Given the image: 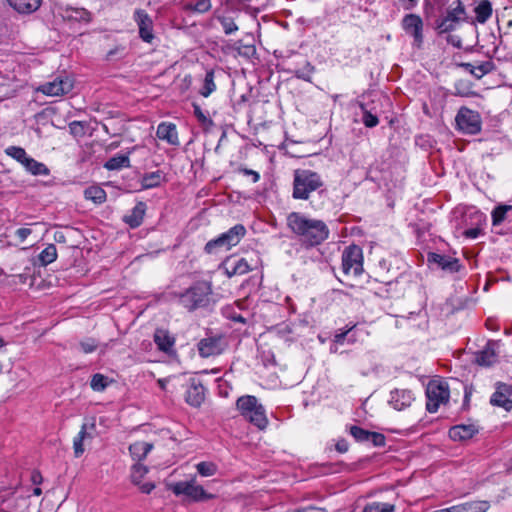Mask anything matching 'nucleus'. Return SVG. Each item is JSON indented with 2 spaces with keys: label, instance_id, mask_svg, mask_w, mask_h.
Wrapping results in <instances>:
<instances>
[{
  "label": "nucleus",
  "instance_id": "36",
  "mask_svg": "<svg viewBox=\"0 0 512 512\" xmlns=\"http://www.w3.org/2000/svg\"><path fill=\"white\" fill-rule=\"evenodd\" d=\"M496 361L495 351L490 347H486L476 356V362L481 366H490Z\"/></svg>",
  "mask_w": 512,
  "mask_h": 512
},
{
  "label": "nucleus",
  "instance_id": "62",
  "mask_svg": "<svg viewBox=\"0 0 512 512\" xmlns=\"http://www.w3.org/2000/svg\"><path fill=\"white\" fill-rule=\"evenodd\" d=\"M244 174L246 175H252L253 176V182H257L260 178V175L258 172L250 170V169H243Z\"/></svg>",
  "mask_w": 512,
  "mask_h": 512
},
{
  "label": "nucleus",
  "instance_id": "59",
  "mask_svg": "<svg viewBox=\"0 0 512 512\" xmlns=\"http://www.w3.org/2000/svg\"><path fill=\"white\" fill-rule=\"evenodd\" d=\"M447 42L457 48H460L462 45V41H461L460 37L455 36V35H449L447 37Z\"/></svg>",
  "mask_w": 512,
  "mask_h": 512
},
{
  "label": "nucleus",
  "instance_id": "26",
  "mask_svg": "<svg viewBox=\"0 0 512 512\" xmlns=\"http://www.w3.org/2000/svg\"><path fill=\"white\" fill-rule=\"evenodd\" d=\"M62 17L70 22H84L90 21V13L84 8H67L64 10Z\"/></svg>",
  "mask_w": 512,
  "mask_h": 512
},
{
  "label": "nucleus",
  "instance_id": "35",
  "mask_svg": "<svg viewBox=\"0 0 512 512\" xmlns=\"http://www.w3.org/2000/svg\"><path fill=\"white\" fill-rule=\"evenodd\" d=\"M23 166L33 175H47L49 173V170L43 163L38 162L31 157L23 163Z\"/></svg>",
  "mask_w": 512,
  "mask_h": 512
},
{
  "label": "nucleus",
  "instance_id": "32",
  "mask_svg": "<svg viewBox=\"0 0 512 512\" xmlns=\"http://www.w3.org/2000/svg\"><path fill=\"white\" fill-rule=\"evenodd\" d=\"M164 179L165 176L161 170L146 173L141 179V186L143 189L158 187Z\"/></svg>",
  "mask_w": 512,
  "mask_h": 512
},
{
  "label": "nucleus",
  "instance_id": "14",
  "mask_svg": "<svg viewBox=\"0 0 512 512\" xmlns=\"http://www.w3.org/2000/svg\"><path fill=\"white\" fill-rule=\"evenodd\" d=\"M415 400L414 393L409 389H395L390 393L389 403L398 411L404 410L411 406Z\"/></svg>",
  "mask_w": 512,
  "mask_h": 512
},
{
  "label": "nucleus",
  "instance_id": "13",
  "mask_svg": "<svg viewBox=\"0 0 512 512\" xmlns=\"http://www.w3.org/2000/svg\"><path fill=\"white\" fill-rule=\"evenodd\" d=\"M134 21L139 28L140 38L147 43H151L154 39L153 21L149 14L143 9H137L133 15Z\"/></svg>",
  "mask_w": 512,
  "mask_h": 512
},
{
  "label": "nucleus",
  "instance_id": "51",
  "mask_svg": "<svg viewBox=\"0 0 512 512\" xmlns=\"http://www.w3.org/2000/svg\"><path fill=\"white\" fill-rule=\"evenodd\" d=\"M80 348L84 353H92L97 348V343L94 339L88 338L80 342Z\"/></svg>",
  "mask_w": 512,
  "mask_h": 512
},
{
  "label": "nucleus",
  "instance_id": "28",
  "mask_svg": "<svg viewBox=\"0 0 512 512\" xmlns=\"http://www.w3.org/2000/svg\"><path fill=\"white\" fill-rule=\"evenodd\" d=\"M91 439V436L87 433L86 425L81 427V430L73 439V451L74 456L79 458L85 452V443Z\"/></svg>",
  "mask_w": 512,
  "mask_h": 512
},
{
  "label": "nucleus",
  "instance_id": "37",
  "mask_svg": "<svg viewBox=\"0 0 512 512\" xmlns=\"http://www.w3.org/2000/svg\"><path fill=\"white\" fill-rule=\"evenodd\" d=\"M215 90H216V84H215V81H214V71L213 70H209V71H207V73L205 75V78H204V81H203V86L200 89V94L203 97H208Z\"/></svg>",
  "mask_w": 512,
  "mask_h": 512
},
{
  "label": "nucleus",
  "instance_id": "45",
  "mask_svg": "<svg viewBox=\"0 0 512 512\" xmlns=\"http://www.w3.org/2000/svg\"><path fill=\"white\" fill-rule=\"evenodd\" d=\"M510 210H512V206H509V205L497 206L492 211V224L494 226L501 224L503 222V220L505 219L506 213Z\"/></svg>",
  "mask_w": 512,
  "mask_h": 512
},
{
  "label": "nucleus",
  "instance_id": "58",
  "mask_svg": "<svg viewBox=\"0 0 512 512\" xmlns=\"http://www.w3.org/2000/svg\"><path fill=\"white\" fill-rule=\"evenodd\" d=\"M418 1L419 0H399L405 10H412L415 8L418 4Z\"/></svg>",
  "mask_w": 512,
  "mask_h": 512
},
{
  "label": "nucleus",
  "instance_id": "10",
  "mask_svg": "<svg viewBox=\"0 0 512 512\" xmlns=\"http://www.w3.org/2000/svg\"><path fill=\"white\" fill-rule=\"evenodd\" d=\"M402 29L413 38V46L420 49L424 43L422 18L417 14H407L401 21Z\"/></svg>",
  "mask_w": 512,
  "mask_h": 512
},
{
  "label": "nucleus",
  "instance_id": "20",
  "mask_svg": "<svg viewBox=\"0 0 512 512\" xmlns=\"http://www.w3.org/2000/svg\"><path fill=\"white\" fill-rule=\"evenodd\" d=\"M460 66L477 79H480L486 74L495 70V64L491 60L479 62L476 64L461 63Z\"/></svg>",
  "mask_w": 512,
  "mask_h": 512
},
{
  "label": "nucleus",
  "instance_id": "60",
  "mask_svg": "<svg viewBox=\"0 0 512 512\" xmlns=\"http://www.w3.org/2000/svg\"><path fill=\"white\" fill-rule=\"evenodd\" d=\"M352 328L344 331V332H341V333H337L334 337V342L337 343V344H343V341L345 339V336L351 331Z\"/></svg>",
  "mask_w": 512,
  "mask_h": 512
},
{
  "label": "nucleus",
  "instance_id": "63",
  "mask_svg": "<svg viewBox=\"0 0 512 512\" xmlns=\"http://www.w3.org/2000/svg\"><path fill=\"white\" fill-rule=\"evenodd\" d=\"M54 239L58 243H65L66 242V237H65L64 233L61 232V231H57L54 234Z\"/></svg>",
  "mask_w": 512,
  "mask_h": 512
},
{
  "label": "nucleus",
  "instance_id": "55",
  "mask_svg": "<svg viewBox=\"0 0 512 512\" xmlns=\"http://www.w3.org/2000/svg\"><path fill=\"white\" fill-rule=\"evenodd\" d=\"M482 232V229L480 227H474L466 229L463 234L466 238L475 239L477 238Z\"/></svg>",
  "mask_w": 512,
  "mask_h": 512
},
{
  "label": "nucleus",
  "instance_id": "11",
  "mask_svg": "<svg viewBox=\"0 0 512 512\" xmlns=\"http://www.w3.org/2000/svg\"><path fill=\"white\" fill-rule=\"evenodd\" d=\"M73 87L74 82L70 77H56L53 81L41 85L39 91L48 96H62L69 93Z\"/></svg>",
  "mask_w": 512,
  "mask_h": 512
},
{
  "label": "nucleus",
  "instance_id": "17",
  "mask_svg": "<svg viewBox=\"0 0 512 512\" xmlns=\"http://www.w3.org/2000/svg\"><path fill=\"white\" fill-rule=\"evenodd\" d=\"M148 468L142 464H135L132 467L131 479L132 482L139 487L141 492L149 494L155 485L152 482H143L144 476L147 474Z\"/></svg>",
  "mask_w": 512,
  "mask_h": 512
},
{
  "label": "nucleus",
  "instance_id": "3",
  "mask_svg": "<svg viewBox=\"0 0 512 512\" xmlns=\"http://www.w3.org/2000/svg\"><path fill=\"white\" fill-rule=\"evenodd\" d=\"M246 234V228L242 224H236L227 232L222 233L215 239L205 244L204 251L207 254H217L221 251H228L239 244Z\"/></svg>",
  "mask_w": 512,
  "mask_h": 512
},
{
  "label": "nucleus",
  "instance_id": "2",
  "mask_svg": "<svg viewBox=\"0 0 512 512\" xmlns=\"http://www.w3.org/2000/svg\"><path fill=\"white\" fill-rule=\"evenodd\" d=\"M324 180L320 174L310 169H296L293 172L292 197L296 200H309L313 192L323 191Z\"/></svg>",
  "mask_w": 512,
  "mask_h": 512
},
{
  "label": "nucleus",
  "instance_id": "40",
  "mask_svg": "<svg viewBox=\"0 0 512 512\" xmlns=\"http://www.w3.org/2000/svg\"><path fill=\"white\" fill-rule=\"evenodd\" d=\"M359 107L362 111V122L368 128H373L378 125L379 119L377 115L373 114L368 110L364 103H359Z\"/></svg>",
  "mask_w": 512,
  "mask_h": 512
},
{
  "label": "nucleus",
  "instance_id": "24",
  "mask_svg": "<svg viewBox=\"0 0 512 512\" xmlns=\"http://www.w3.org/2000/svg\"><path fill=\"white\" fill-rule=\"evenodd\" d=\"M489 507L490 505L487 501H474L442 509L439 512H486Z\"/></svg>",
  "mask_w": 512,
  "mask_h": 512
},
{
  "label": "nucleus",
  "instance_id": "9",
  "mask_svg": "<svg viewBox=\"0 0 512 512\" xmlns=\"http://www.w3.org/2000/svg\"><path fill=\"white\" fill-rule=\"evenodd\" d=\"M458 128L466 134L475 135L481 131V117L478 112L466 107L460 108L456 115Z\"/></svg>",
  "mask_w": 512,
  "mask_h": 512
},
{
  "label": "nucleus",
  "instance_id": "54",
  "mask_svg": "<svg viewBox=\"0 0 512 512\" xmlns=\"http://www.w3.org/2000/svg\"><path fill=\"white\" fill-rule=\"evenodd\" d=\"M0 284L5 285H17L16 277L15 276H7L4 274L2 270H0Z\"/></svg>",
  "mask_w": 512,
  "mask_h": 512
},
{
  "label": "nucleus",
  "instance_id": "49",
  "mask_svg": "<svg viewBox=\"0 0 512 512\" xmlns=\"http://www.w3.org/2000/svg\"><path fill=\"white\" fill-rule=\"evenodd\" d=\"M238 54L246 58H250L255 55L256 48L254 45H244L241 42L237 43L236 47Z\"/></svg>",
  "mask_w": 512,
  "mask_h": 512
},
{
  "label": "nucleus",
  "instance_id": "53",
  "mask_svg": "<svg viewBox=\"0 0 512 512\" xmlns=\"http://www.w3.org/2000/svg\"><path fill=\"white\" fill-rule=\"evenodd\" d=\"M193 108H194V114L195 116L197 117V119L205 124L207 122H210L211 123V120H209L203 113V111L201 110L200 106L197 105V104H193Z\"/></svg>",
  "mask_w": 512,
  "mask_h": 512
},
{
  "label": "nucleus",
  "instance_id": "19",
  "mask_svg": "<svg viewBox=\"0 0 512 512\" xmlns=\"http://www.w3.org/2000/svg\"><path fill=\"white\" fill-rule=\"evenodd\" d=\"M156 135L160 140H164L171 145H178V133L175 124L160 123L157 127Z\"/></svg>",
  "mask_w": 512,
  "mask_h": 512
},
{
  "label": "nucleus",
  "instance_id": "15",
  "mask_svg": "<svg viewBox=\"0 0 512 512\" xmlns=\"http://www.w3.org/2000/svg\"><path fill=\"white\" fill-rule=\"evenodd\" d=\"M490 402L492 405L502 407L506 411L512 410V386L499 384L491 396Z\"/></svg>",
  "mask_w": 512,
  "mask_h": 512
},
{
  "label": "nucleus",
  "instance_id": "4",
  "mask_svg": "<svg viewBox=\"0 0 512 512\" xmlns=\"http://www.w3.org/2000/svg\"><path fill=\"white\" fill-rule=\"evenodd\" d=\"M237 408L241 415L254 424L259 429L263 430L268 425L264 407L258 402L254 396H242L237 400Z\"/></svg>",
  "mask_w": 512,
  "mask_h": 512
},
{
  "label": "nucleus",
  "instance_id": "56",
  "mask_svg": "<svg viewBox=\"0 0 512 512\" xmlns=\"http://www.w3.org/2000/svg\"><path fill=\"white\" fill-rule=\"evenodd\" d=\"M369 442H372L375 446H382L385 443V438L380 433L372 432Z\"/></svg>",
  "mask_w": 512,
  "mask_h": 512
},
{
  "label": "nucleus",
  "instance_id": "12",
  "mask_svg": "<svg viewBox=\"0 0 512 512\" xmlns=\"http://www.w3.org/2000/svg\"><path fill=\"white\" fill-rule=\"evenodd\" d=\"M427 261L431 266L439 268L447 273L458 272L461 268L457 258L439 253H428Z\"/></svg>",
  "mask_w": 512,
  "mask_h": 512
},
{
  "label": "nucleus",
  "instance_id": "27",
  "mask_svg": "<svg viewBox=\"0 0 512 512\" xmlns=\"http://www.w3.org/2000/svg\"><path fill=\"white\" fill-rule=\"evenodd\" d=\"M152 448L153 445L149 442L136 441L129 446V451L135 461H142Z\"/></svg>",
  "mask_w": 512,
  "mask_h": 512
},
{
  "label": "nucleus",
  "instance_id": "6",
  "mask_svg": "<svg viewBox=\"0 0 512 512\" xmlns=\"http://www.w3.org/2000/svg\"><path fill=\"white\" fill-rule=\"evenodd\" d=\"M426 407L430 413H435L441 405L448 402L450 391L445 380L437 378L429 381L426 388Z\"/></svg>",
  "mask_w": 512,
  "mask_h": 512
},
{
  "label": "nucleus",
  "instance_id": "47",
  "mask_svg": "<svg viewBox=\"0 0 512 512\" xmlns=\"http://www.w3.org/2000/svg\"><path fill=\"white\" fill-rule=\"evenodd\" d=\"M314 66L310 62L306 61L302 68L295 70V76L304 81H311V76L314 72Z\"/></svg>",
  "mask_w": 512,
  "mask_h": 512
},
{
  "label": "nucleus",
  "instance_id": "5",
  "mask_svg": "<svg viewBox=\"0 0 512 512\" xmlns=\"http://www.w3.org/2000/svg\"><path fill=\"white\" fill-rule=\"evenodd\" d=\"M466 19L465 6L461 0H455L448 6L446 14L436 21V29L440 34L448 33L454 31Z\"/></svg>",
  "mask_w": 512,
  "mask_h": 512
},
{
  "label": "nucleus",
  "instance_id": "34",
  "mask_svg": "<svg viewBox=\"0 0 512 512\" xmlns=\"http://www.w3.org/2000/svg\"><path fill=\"white\" fill-rule=\"evenodd\" d=\"M130 166V159L127 155H116L110 158L104 165L108 170H119Z\"/></svg>",
  "mask_w": 512,
  "mask_h": 512
},
{
  "label": "nucleus",
  "instance_id": "16",
  "mask_svg": "<svg viewBox=\"0 0 512 512\" xmlns=\"http://www.w3.org/2000/svg\"><path fill=\"white\" fill-rule=\"evenodd\" d=\"M179 300L184 307L193 310L204 305L205 295L203 290H185L179 295Z\"/></svg>",
  "mask_w": 512,
  "mask_h": 512
},
{
  "label": "nucleus",
  "instance_id": "52",
  "mask_svg": "<svg viewBox=\"0 0 512 512\" xmlns=\"http://www.w3.org/2000/svg\"><path fill=\"white\" fill-rule=\"evenodd\" d=\"M28 506H29V503H28L27 498L22 497V498H18L16 500V505L13 510L6 511L4 509H0V512H25L26 509L28 508Z\"/></svg>",
  "mask_w": 512,
  "mask_h": 512
},
{
  "label": "nucleus",
  "instance_id": "25",
  "mask_svg": "<svg viewBox=\"0 0 512 512\" xmlns=\"http://www.w3.org/2000/svg\"><path fill=\"white\" fill-rule=\"evenodd\" d=\"M145 212L146 204L144 202H138L131 212L124 216V222L131 228H137L142 224Z\"/></svg>",
  "mask_w": 512,
  "mask_h": 512
},
{
  "label": "nucleus",
  "instance_id": "42",
  "mask_svg": "<svg viewBox=\"0 0 512 512\" xmlns=\"http://www.w3.org/2000/svg\"><path fill=\"white\" fill-rule=\"evenodd\" d=\"M5 153H6V155L12 157L13 159L18 161L22 165L29 158V156L27 155L25 149L22 148V147H18V146H9V147H7L5 149Z\"/></svg>",
  "mask_w": 512,
  "mask_h": 512
},
{
  "label": "nucleus",
  "instance_id": "21",
  "mask_svg": "<svg viewBox=\"0 0 512 512\" xmlns=\"http://www.w3.org/2000/svg\"><path fill=\"white\" fill-rule=\"evenodd\" d=\"M205 398V389L202 384L191 382L186 391V402L191 406L198 407Z\"/></svg>",
  "mask_w": 512,
  "mask_h": 512
},
{
  "label": "nucleus",
  "instance_id": "44",
  "mask_svg": "<svg viewBox=\"0 0 512 512\" xmlns=\"http://www.w3.org/2000/svg\"><path fill=\"white\" fill-rule=\"evenodd\" d=\"M108 384H109L108 378L99 373L93 375L91 382H90V386H91L92 390L96 391V392L104 391L105 388L108 386Z\"/></svg>",
  "mask_w": 512,
  "mask_h": 512
},
{
  "label": "nucleus",
  "instance_id": "64",
  "mask_svg": "<svg viewBox=\"0 0 512 512\" xmlns=\"http://www.w3.org/2000/svg\"><path fill=\"white\" fill-rule=\"evenodd\" d=\"M304 512H325V511L322 509H317V508H308Z\"/></svg>",
  "mask_w": 512,
  "mask_h": 512
},
{
  "label": "nucleus",
  "instance_id": "29",
  "mask_svg": "<svg viewBox=\"0 0 512 512\" xmlns=\"http://www.w3.org/2000/svg\"><path fill=\"white\" fill-rule=\"evenodd\" d=\"M8 2L19 13H32L40 7L42 0H8Z\"/></svg>",
  "mask_w": 512,
  "mask_h": 512
},
{
  "label": "nucleus",
  "instance_id": "41",
  "mask_svg": "<svg viewBox=\"0 0 512 512\" xmlns=\"http://www.w3.org/2000/svg\"><path fill=\"white\" fill-rule=\"evenodd\" d=\"M184 9L188 12L205 13L211 9L210 0H197L196 3H188L184 6Z\"/></svg>",
  "mask_w": 512,
  "mask_h": 512
},
{
  "label": "nucleus",
  "instance_id": "50",
  "mask_svg": "<svg viewBox=\"0 0 512 512\" xmlns=\"http://www.w3.org/2000/svg\"><path fill=\"white\" fill-rule=\"evenodd\" d=\"M69 131L75 137L83 136L84 125L80 121H72L71 123H69Z\"/></svg>",
  "mask_w": 512,
  "mask_h": 512
},
{
  "label": "nucleus",
  "instance_id": "23",
  "mask_svg": "<svg viewBox=\"0 0 512 512\" xmlns=\"http://www.w3.org/2000/svg\"><path fill=\"white\" fill-rule=\"evenodd\" d=\"M477 428L472 424H461L452 427L449 430V436L452 440L462 441L470 439L477 433Z\"/></svg>",
  "mask_w": 512,
  "mask_h": 512
},
{
  "label": "nucleus",
  "instance_id": "1",
  "mask_svg": "<svg viewBox=\"0 0 512 512\" xmlns=\"http://www.w3.org/2000/svg\"><path fill=\"white\" fill-rule=\"evenodd\" d=\"M287 226L307 246L319 245L329 236V229L325 222L307 218L298 212L288 214Z\"/></svg>",
  "mask_w": 512,
  "mask_h": 512
},
{
  "label": "nucleus",
  "instance_id": "46",
  "mask_svg": "<svg viewBox=\"0 0 512 512\" xmlns=\"http://www.w3.org/2000/svg\"><path fill=\"white\" fill-rule=\"evenodd\" d=\"M196 469L201 476L209 477L216 474L217 465L213 462L203 461L196 464Z\"/></svg>",
  "mask_w": 512,
  "mask_h": 512
},
{
  "label": "nucleus",
  "instance_id": "7",
  "mask_svg": "<svg viewBox=\"0 0 512 512\" xmlns=\"http://www.w3.org/2000/svg\"><path fill=\"white\" fill-rule=\"evenodd\" d=\"M342 271L346 276H358L363 272V253L359 246L351 245L343 251Z\"/></svg>",
  "mask_w": 512,
  "mask_h": 512
},
{
  "label": "nucleus",
  "instance_id": "30",
  "mask_svg": "<svg viewBox=\"0 0 512 512\" xmlns=\"http://www.w3.org/2000/svg\"><path fill=\"white\" fill-rule=\"evenodd\" d=\"M154 341L158 348L164 352L170 351L174 345V338L170 336L168 331L163 329L156 330Z\"/></svg>",
  "mask_w": 512,
  "mask_h": 512
},
{
  "label": "nucleus",
  "instance_id": "22",
  "mask_svg": "<svg viewBox=\"0 0 512 512\" xmlns=\"http://www.w3.org/2000/svg\"><path fill=\"white\" fill-rule=\"evenodd\" d=\"M223 265L228 276L242 275L250 270V266L244 258H228Z\"/></svg>",
  "mask_w": 512,
  "mask_h": 512
},
{
  "label": "nucleus",
  "instance_id": "61",
  "mask_svg": "<svg viewBox=\"0 0 512 512\" xmlns=\"http://www.w3.org/2000/svg\"><path fill=\"white\" fill-rule=\"evenodd\" d=\"M336 449L341 452V453H344L348 450V444L346 441L344 440H341L339 441L337 444H336Z\"/></svg>",
  "mask_w": 512,
  "mask_h": 512
},
{
  "label": "nucleus",
  "instance_id": "39",
  "mask_svg": "<svg viewBox=\"0 0 512 512\" xmlns=\"http://www.w3.org/2000/svg\"><path fill=\"white\" fill-rule=\"evenodd\" d=\"M217 20L220 22L222 29L226 35H231L239 29L235 22V19L232 16L219 15L217 16Z\"/></svg>",
  "mask_w": 512,
  "mask_h": 512
},
{
  "label": "nucleus",
  "instance_id": "8",
  "mask_svg": "<svg viewBox=\"0 0 512 512\" xmlns=\"http://www.w3.org/2000/svg\"><path fill=\"white\" fill-rule=\"evenodd\" d=\"M172 492L177 495H185L193 501H204L212 498L205 489L196 483V478L193 477L188 481H179L170 485Z\"/></svg>",
  "mask_w": 512,
  "mask_h": 512
},
{
  "label": "nucleus",
  "instance_id": "48",
  "mask_svg": "<svg viewBox=\"0 0 512 512\" xmlns=\"http://www.w3.org/2000/svg\"><path fill=\"white\" fill-rule=\"evenodd\" d=\"M351 435L360 442H369L372 432L366 431L360 427L353 426L350 429Z\"/></svg>",
  "mask_w": 512,
  "mask_h": 512
},
{
  "label": "nucleus",
  "instance_id": "33",
  "mask_svg": "<svg viewBox=\"0 0 512 512\" xmlns=\"http://www.w3.org/2000/svg\"><path fill=\"white\" fill-rule=\"evenodd\" d=\"M84 197L96 204H101L106 201V192L99 186H90L84 190Z\"/></svg>",
  "mask_w": 512,
  "mask_h": 512
},
{
  "label": "nucleus",
  "instance_id": "38",
  "mask_svg": "<svg viewBox=\"0 0 512 512\" xmlns=\"http://www.w3.org/2000/svg\"><path fill=\"white\" fill-rule=\"evenodd\" d=\"M57 258V249L54 244H49L39 254V261L42 265L46 266L54 262Z\"/></svg>",
  "mask_w": 512,
  "mask_h": 512
},
{
  "label": "nucleus",
  "instance_id": "18",
  "mask_svg": "<svg viewBox=\"0 0 512 512\" xmlns=\"http://www.w3.org/2000/svg\"><path fill=\"white\" fill-rule=\"evenodd\" d=\"M223 349L221 340L217 338H205L198 344L199 354L204 358L219 355Z\"/></svg>",
  "mask_w": 512,
  "mask_h": 512
},
{
  "label": "nucleus",
  "instance_id": "43",
  "mask_svg": "<svg viewBox=\"0 0 512 512\" xmlns=\"http://www.w3.org/2000/svg\"><path fill=\"white\" fill-rule=\"evenodd\" d=\"M395 506L389 503L372 502L367 504L362 512H393Z\"/></svg>",
  "mask_w": 512,
  "mask_h": 512
},
{
  "label": "nucleus",
  "instance_id": "31",
  "mask_svg": "<svg viewBox=\"0 0 512 512\" xmlns=\"http://www.w3.org/2000/svg\"><path fill=\"white\" fill-rule=\"evenodd\" d=\"M475 20L484 24L492 15V4L489 0H481L474 9Z\"/></svg>",
  "mask_w": 512,
  "mask_h": 512
},
{
  "label": "nucleus",
  "instance_id": "57",
  "mask_svg": "<svg viewBox=\"0 0 512 512\" xmlns=\"http://www.w3.org/2000/svg\"><path fill=\"white\" fill-rule=\"evenodd\" d=\"M31 233L32 231L29 228H19L16 230L15 235L20 242H24Z\"/></svg>",
  "mask_w": 512,
  "mask_h": 512
}]
</instances>
